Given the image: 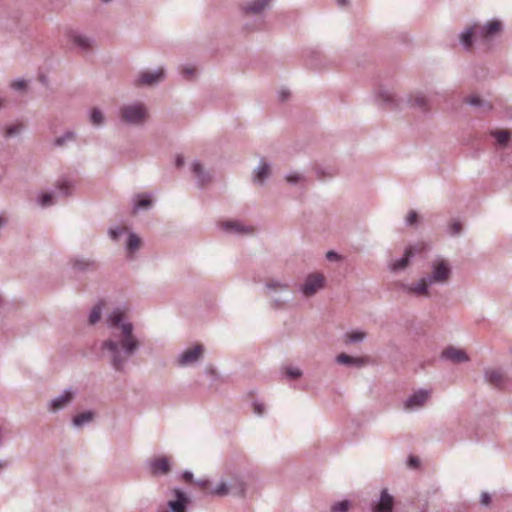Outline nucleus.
<instances>
[{
    "instance_id": "obj_1",
    "label": "nucleus",
    "mask_w": 512,
    "mask_h": 512,
    "mask_svg": "<svg viewBox=\"0 0 512 512\" xmlns=\"http://www.w3.org/2000/svg\"><path fill=\"white\" fill-rule=\"evenodd\" d=\"M104 323L109 336L100 343V351L114 371L125 373L129 360L139 352L142 342L124 307L109 311Z\"/></svg>"
},
{
    "instance_id": "obj_2",
    "label": "nucleus",
    "mask_w": 512,
    "mask_h": 512,
    "mask_svg": "<svg viewBox=\"0 0 512 512\" xmlns=\"http://www.w3.org/2000/svg\"><path fill=\"white\" fill-rule=\"evenodd\" d=\"M374 95L377 104L389 110H401L404 105L418 109L423 113H427L431 109V97L428 93L422 90H414L405 97H399L393 89L385 86H379L375 90Z\"/></svg>"
},
{
    "instance_id": "obj_3",
    "label": "nucleus",
    "mask_w": 512,
    "mask_h": 512,
    "mask_svg": "<svg viewBox=\"0 0 512 512\" xmlns=\"http://www.w3.org/2000/svg\"><path fill=\"white\" fill-rule=\"evenodd\" d=\"M118 118L124 125L142 127L150 119L149 108L140 100L124 103L118 109Z\"/></svg>"
},
{
    "instance_id": "obj_4",
    "label": "nucleus",
    "mask_w": 512,
    "mask_h": 512,
    "mask_svg": "<svg viewBox=\"0 0 512 512\" xmlns=\"http://www.w3.org/2000/svg\"><path fill=\"white\" fill-rule=\"evenodd\" d=\"M265 289L273 308L282 309L293 299L288 282L271 279L265 284Z\"/></svg>"
},
{
    "instance_id": "obj_5",
    "label": "nucleus",
    "mask_w": 512,
    "mask_h": 512,
    "mask_svg": "<svg viewBox=\"0 0 512 512\" xmlns=\"http://www.w3.org/2000/svg\"><path fill=\"white\" fill-rule=\"evenodd\" d=\"M431 271L425 277L431 285H445L452 275V267L445 259L433 260L430 264Z\"/></svg>"
},
{
    "instance_id": "obj_6",
    "label": "nucleus",
    "mask_w": 512,
    "mask_h": 512,
    "mask_svg": "<svg viewBox=\"0 0 512 512\" xmlns=\"http://www.w3.org/2000/svg\"><path fill=\"white\" fill-rule=\"evenodd\" d=\"M166 78V71L163 67L155 70L140 71L132 80L134 88L154 87L163 82Z\"/></svg>"
},
{
    "instance_id": "obj_7",
    "label": "nucleus",
    "mask_w": 512,
    "mask_h": 512,
    "mask_svg": "<svg viewBox=\"0 0 512 512\" xmlns=\"http://www.w3.org/2000/svg\"><path fill=\"white\" fill-rule=\"evenodd\" d=\"M325 277L321 273H311L306 276L303 284L300 286V291L305 297H312L318 291L324 288Z\"/></svg>"
},
{
    "instance_id": "obj_8",
    "label": "nucleus",
    "mask_w": 512,
    "mask_h": 512,
    "mask_svg": "<svg viewBox=\"0 0 512 512\" xmlns=\"http://www.w3.org/2000/svg\"><path fill=\"white\" fill-rule=\"evenodd\" d=\"M76 390L73 388L64 389L59 395L53 397L47 404L48 411L57 413L65 409L74 399Z\"/></svg>"
},
{
    "instance_id": "obj_9",
    "label": "nucleus",
    "mask_w": 512,
    "mask_h": 512,
    "mask_svg": "<svg viewBox=\"0 0 512 512\" xmlns=\"http://www.w3.org/2000/svg\"><path fill=\"white\" fill-rule=\"evenodd\" d=\"M204 353L202 345L198 344L182 351L176 358V364L179 367H188L197 363Z\"/></svg>"
},
{
    "instance_id": "obj_10",
    "label": "nucleus",
    "mask_w": 512,
    "mask_h": 512,
    "mask_svg": "<svg viewBox=\"0 0 512 512\" xmlns=\"http://www.w3.org/2000/svg\"><path fill=\"white\" fill-rule=\"evenodd\" d=\"M432 286L430 282L427 281L426 277L420 278L417 282L412 284H402L401 289L403 292L409 295H413L416 297H429L430 291L429 287Z\"/></svg>"
},
{
    "instance_id": "obj_11",
    "label": "nucleus",
    "mask_w": 512,
    "mask_h": 512,
    "mask_svg": "<svg viewBox=\"0 0 512 512\" xmlns=\"http://www.w3.org/2000/svg\"><path fill=\"white\" fill-rule=\"evenodd\" d=\"M476 31L479 34L480 41H486L493 38L502 30V23L499 20H491L485 24L475 23Z\"/></svg>"
},
{
    "instance_id": "obj_12",
    "label": "nucleus",
    "mask_w": 512,
    "mask_h": 512,
    "mask_svg": "<svg viewBox=\"0 0 512 512\" xmlns=\"http://www.w3.org/2000/svg\"><path fill=\"white\" fill-rule=\"evenodd\" d=\"M67 38L71 43H73L81 51L84 52L91 50L95 44L93 37H90L76 30H69L67 32Z\"/></svg>"
},
{
    "instance_id": "obj_13",
    "label": "nucleus",
    "mask_w": 512,
    "mask_h": 512,
    "mask_svg": "<svg viewBox=\"0 0 512 512\" xmlns=\"http://www.w3.org/2000/svg\"><path fill=\"white\" fill-rule=\"evenodd\" d=\"M220 228L228 234L233 235H251L254 233V227L245 225L238 220L224 221L220 224Z\"/></svg>"
},
{
    "instance_id": "obj_14",
    "label": "nucleus",
    "mask_w": 512,
    "mask_h": 512,
    "mask_svg": "<svg viewBox=\"0 0 512 512\" xmlns=\"http://www.w3.org/2000/svg\"><path fill=\"white\" fill-rule=\"evenodd\" d=\"M272 174V166L264 158H261L252 173V182L256 185H264Z\"/></svg>"
},
{
    "instance_id": "obj_15",
    "label": "nucleus",
    "mask_w": 512,
    "mask_h": 512,
    "mask_svg": "<svg viewBox=\"0 0 512 512\" xmlns=\"http://www.w3.org/2000/svg\"><path fill=\"white\" fill-rule=\"evenodd\" d=\"M429 396V390L419 389L406 399L404 402V408L409 411L419 409L425 404Z\"/></svg>"
},
{
    "instance_id": "obj_16",
    "label": "nucleus",
    "mask_w": 512,
    "mask_h": 512,
    "mask_svg": "<svg viewBox=\"0 0 512 512\" xmlns=\"http://www.w3.org/2000/svg\"><path fill=\"white\" fill-rule=\"evenodd\" d=\"M484 379L485 381L495 388H503L507 378L504 372L501 369H485L484 371Z\"/></svg>"
},
{
    "instance_id": "obj_17",
    "label": "nucleus",
    "mask_w": 512,
    "mask_h": 512,
    "mask_svg": "<svg viewBox=\"0 0 512 512\" xmlns=\"http://www.w3.org/2000/svg\"><path fill=\"white\" fill-rule=\"evenodd\" d=\"M414 255L415 251L413 247H407L404 251V255L400 259L393 260L389 263V270L394 273L405 270L409 266L410 260L414 257Z\"/></svg>"
},
{
    "instance_id": "obj_18",
    "label": "nucleus",
    "mask_w": 512,
    "mask_h": 512,
    "mask_svg": "<svg viewBox=\"0 0 512 512\" xmlns=\"http://www.w3.org/2000/svg\"><path fill=\"white\" fill-rule=\"evenodd\" d=\"M191 172L196 177L197 184L199 187H203L211 182V173L204 168V166L198 161L194 160L191 163Z\"/></svg>"
},
{
    "instance_id": "obj_19",
    "label": "nucleus",
    "mask_w": 512,
    "mask_h": 512,
    "mask_svg": "<svg viewBox=\"0 0 512 512\" xmlns=\"http://www.w3.org/2000/svg\"><path fill=\"white\" fill-rule=\"evenodd\" d=\"M149 470L155 476L168 474L171 470L169 459L166 456L154 458L149 462Z\"/></svg>"
},
{
    "instance_id": "obj_20",
    "label": "nucleus",
    "mask_w": 512,
    "mask_h": 512,
    "mask_svg": "<svg viewBox=\"0 0 512 512\" xmlns=\"http://www.w3.org/2000/svg\"><path fill=\"white\" fill-rule=\"evenodd\" d=\"M230 493L236 496L243 497L246 493V483L244 479L238 474H232L226 479Z\"/></svg>"
},
{
    "instance_id": "obj_21",
    "label": "nucleus",
    "mask_w": 512,
    "mask_h": 512,
    "mask_svg": "<svg viewBox=\"0 0 512 512\" xmlns=\"http://www.w3.org/2000/svg\"><path fill=\"white\" fill-rule=\"evenodd\" d=\"M71 265L78 272H93L98 269V263L94 259L85 257L73 258Z\"/></svg>"
},
{
    "instance_id": "obj_22",
    "label": "nucleus",
    "mask_w": 512,
    "mask_h": 512,
    "mask_svg": "<svg viewBox=\"0 0 512 512\" xmlns=\"http://www.w3.org/2000/svg\"><path fill=\"white\" fill-rule=\"evenodd\" d=\"M394 498L388 493L387 489H383L380 494L379 501L373 506V512H393Z\"/></svg>"
},
{
    "instance_id": "obj_23",
    "label": "nucleus",
    "mask_w": 512,
    "mask_h": 512,
    "mask_svg": "<svg viewBox=\"0 0 512 512\" xmlns=\"http://www.w3.org/2000/svg\"><path fill=\"white\" fill-rule=\"evenodd\" d=\"M336 362L341 365L362 368L369 363L367 357H353L346 353H340L336 356Z\"/></svg>"
},
{
    "instance_id": "obj_24",
    "label": "nucleus",
    "mask_w": 512,
    "mask_h": 512,
    "mask_svg": "<svg viewBox=\"0 0 512 512\" xmlns=\"http://www.w3.org/2000/svg\"><path fill=\"white\" fill-rule=\"evenodd\" d=\"M175 500L168 502V507L171 512H186V507L189 503V498L180 489L174 490Z\"/></svg>"
},
{
    "instance_id": "obj_25",
    "label": "nucleus",
    "mask_w": 512,
    "mask_h": 512,
    "mask_svg": "<svg viewBox=\"0 0 512 512\" xmlns=\"http://www.w3.org/2000/svg\"><path fill=\"white\" fill-rule=\"evenodd\" d=\"M476 25L475 23L468 28H466L461 34H460V44L466 51H470L473 46V39L479 40V34L476 31Z\"/></svg>"
},
{
    "instance_id": "obj_26",
    "label": "nucleus",
    "mask_w": 512,
    "mask_h": 512,
    "mask_svg": "<svg viewBox=\"0 0 512 512\" xmlns=\"http://www.w3.org/2000/svg\"><path fill=\"white\" fill-rule=\"evenodd\" d=\"M442 357L453 363H463L469 361L467 353L459 348L449 346L442 352Z\"/></svg>"
},
{
    "instance_id": "obj_27",
    "label": "nucleus",
    "mask_w": 512,
    "mask_h": 512,
    "mask_svg": "<svg viewBox=\"0 0 512 512\" xmlns=\"http://www.w3.org/2000/svg\"><path fill=\"white\" fill-rule=\"evenodd\" d=\"M270 2L271 0H247L242 10L245 14L258 15L268 7Z\"/></svg>"
},
{
    "instance_id": "obj_28",
    "label": "nucleus",
    "mask_w": 512,
    "mask_h": 512,
    "mask_svg": "<svg viewBox=\"0 0 512 512\" xmlns=\"http://www.w3.org/2000/svg\"><path fill=\"white\" fill-rule=\"evenodd\" d=\"M465 103L477 108L480 112H487L492 109V105L478 95H470L465 98Z\"/></svg>"
},
{
    "instance_id": "obj_29",
    "label": "nucleus",
    "mask_w": 512,
    "mask_h": 512,
    "mask_svg": "<svg viewBox=\"0 0 512 512\" xmlns=\"http://www.w3.org/2000/svg\"><path fill=\"white\" fill-rule=\"evenodd\" d=\"M103 308H104V301L100 300L98 301L93 307L91 308L89 314H88V324L91 326H95L98 324L102 319L103 314Z\"/></svg>"
},
{
    "instance_id": "obj_30",
    "label": "nucleus",
    "mask_w": 512,
    "mask_h": 512,
    "mask_svg": "<svg viewBox=\"0 0 512 512\" xmlns=\"http://www.w3.org/2000/svg\"><path fill=\"white\" fill-rule=\"evenodd\" d=\"M76 140V134L73 131H66L62 135L56 137L53 140V147L55 148H63L66 147L69 143H72Z\"/></svg>"
},
{
    "instance_id": "obj_31",
    "label": "nucleus",
    "mask_w": 512,
    "mask_h": 512,
    "mask_svg": "<svg viewBox=\"0 0 512 512\" xmlns=\"http://www.w3.org/2000/svg\"><path fill=\"white\" fill-rule=\"evenodd\" d=\"M138 199L133 200V212L137 213L140 210H147L152 207V200L148 195L139 194L137 195Z\"/></svg>"
},
{
    "instance_id": "obj_32",
    "label": "nucleus",
    "mask_w": 512,
    "mask_h": 512,
    "mask_svg": "<svg viewBox=\"0 0 512 512\" xmlns=\"http://www.w3.org/2000/svg\"><path fill=\"white\" fill-rule=\"evenodd\" d=\"M73 185L72 182L66 178L59 179L56 183V195L69 196L71 194Z\"/></svg>"
},
{
    "instance_id": "obj_33",
    "label": "nucleus",
    "mask_w": 512,
    "mask_h": 512,
    "mask_svg": "<svg viewBox=\"0 0 512 512\" xmlns=\"http://www.w3.org/2000/svg\"><path fill=\"white\" fill-rule=\"evenodd\" d=\"M367 334L365 331L361 330H352L345 334V343L346 344H354L361 343L365 340Z\"/></svg>"
},
{
    "instance_id": "obj_34",
    "label": "nucleus",
    "mask_w": 512,
    "mask_h": 512,
    "mask_svg": "<svg viewBox=\"0 0 512 512\" xmlns=\"http://www.w3.org/2000/svg\"><path fill=\"white\" fill-rule=\"evenodd\" d=\"M94 418V414L91 411L82 412L76 416L73 417L72 423L73 426L76 428H80L84 426L85 424L90 423Z\"/></svg>"
},
{
    "instance_id": "obj_35",
    "label": "nucleus",
    "mask_w": 512,
    "mask_h": 512,
    "mask_svg": "<svg viewBox=\"0 0 512 512\" xmlns=\"http://www.w3.org/2000/svg\"><path fill=\"white\" fill-rule=\"evenodd\" d=\"M285 179L291 185H303L306 182V176L298 171L287 173Z\"/></svg>"
},
{
    "instance_id": "obj_36",
    "label": "nucleus",
    "mask_w": 512,
    "mask_h": 512,
    "mask_svg": "<svg viewBox=\"0 0 512 512\" xmlns=\"http://www.w3.org/2000/svg\"><path fill=\"white\" fill-rule=\"evenodd\" d=\"M141 245V239L133 232L129 233L127 243H126V249L129 254H132L136 250L140 248Z\"/></svg>"
},
{
    "instance_id": "obj_37",
    "label": "nucleus",
    "mask_w": 512,
    "mask_h": 512,
    "mask_svg": "<svg viewBox=\"0 0 512 512\" xmlns=\"http://www.w3.org/2000/svg\"><path fill=\"white\" fill-rule=\"evenodd\" d=\"M230 493V490L228 488L226 479L220 480V482L215 486L214 489H212L209 494L215 495V496H226Z\"/></svg>"
},
{
    "instance_id": "obj_38",
    "label": "nucleus",
    "mask_w": 512,
    "mask_h": 512,
    "mask_svg": "<svg viewBox=\"0 0 512 512\" xmlns=\"http://www.w3.org/2000/svg\"><path fill=\"white\" fill-rule=\"evenodd\" d=\"M105 117L103 112L99 108H93L90 111V122L95 126H101L104 124Z\"/></svg>"
},
{
    "instance_id": "obj_39",
    "label": "nucleus",
    "mask_w": 512,
    "mask_h": 512,
    "mask_svg": "<svg viewBox=\"0 0 512 512\" xmlns=\"http://www.w3.org/2000/svg\"><path fill=\"white\" fill-rule=\"evenodd\" d=\"M37 203L42 207L46 208L55 204L53 193H42L37 197Z\"/></svg>"
},
{
    "instance_id": "obj_40",
    "label": "nucleus",
    "mask_w": 512,
    "mask_h": 512,
    "mask_svg": "<svg viewBox=\"0 0 512 512\" xmlns=\"http://www.w3.org/2000/svg\"><path fill=\"white\" fill-rule=\"evenodd\" d=\"M491 135L497 140V142L502 145V146H505L507 145V143L509 142L510 138H511V135L508 131L506 130H496V131H492L491 132Z\"/></svg>"
},
{
    "instance_id": "obj_41",
    "label": "nucleus",
    "mask_w": 512,
    "mask_h": 512,
    "mask_svg": "<svg viewBox=\"0 0 512 512\" xmlns=\"http://www.w3.org/2000/svg\"><path fill=\"white\" fill-rule=\"evenodd\" d=\"M462 224L459 220L453 219L448 225V233L451 236H457L462 232Z\"/></svg>"
},
{
    "instance_id": "obj_42",
    "label": "nucleus",
    "mask_w": 512,
    "mask_h": 512,
    "mask_svg": "<svg viewBox=\"0 0 512 512\" xmlns=\"http://www.w3.org/2000/svg\"><path fill=\"white\" fill-rule=\"evenodd\" d=\"M22 129H23L22 124H14V125L7 126L5 129V137L6 138L15 137L20 134Z\"/></svg>"
},
{
    "instance_id": "obj_43",
    "label": "nucleus",
    "mask_w": 512,
    "mask_h": 512,
    "mask_svg": "<svg viewBox=\"0 0 512 512\" xmlns=\"http://www.w3.org/2000/svg\"><path fill=\"white\" fill-rule=\"evenodd\" d=\"M350 503L348 500L340 501L332 505L331 512H347Z\"/></svg>"
},
{
    "instance_id": "obj_44",
    "label": "nucleus",
    "mask_w": 512,
    "mask_h": 512,
    "mask_svg": "<svg viewBox=\"0 0 512 512\" xmlns=\"http://www.w3.org/2000/svg\"><path fill=\"white\" fill-rule=\"evenodd\" d=\"M125 232V228L111 227L108 230V235L113 241H118L119 237Z\"/></svg>"
},
{
    "instance_id": "obj_45",
    "label": "nucleus",
    "mask_w": 512,
    "mask_h": 512,
    "mask_svg": "<svg viewBox=\"0 0 512 512\" xmlns=\"http://www.w3.org/2000/svg\"><path fill=\"white\" fill-rule=\"evenodd\" d=\"M285 375L291 379H298L302 376V371L297 367H287L285 369Z\"/></svg>"
},
{
    "instance_id": "obj_46",
    "label": "nucleus",
    "mask_w": 512,
    "mask_h": 512,
    "mask_svg": "<svg viewBox=\"0 0 512 512\" xmlns=\"http://www.w3.org/2000/svg\"><path fill=\"white\" fill-rule=\"evenodd\" d=\"M418 222V214L414 210H410L405 219V223L408 226H413Z\"/></svg>"
},
{
    "instance_id": "obj_47",
    "label": "nucleus",
    "mask_w": 512,
    "mask_h": 512,
    "mask_svg": "<svg viewBox=\"0 0 512 512\" xmlns=\"http://www.w3.org/2000/svg\"><path fill=\"white\" fill-rule=\"evenodd\" d=\"M196 69L192 66H185L182 70V75L186 79H192L195 76Z\"/></svg>"
},
{
    "instance_id": "obj_48",
    "label": "nucleus",
    "mask_w": 512,
    "mask_h": 512,
    "mask_svg": "<svg viewBox=\"0 0 512 512\" xmlns=\"http://www.w3.org/2000/svg\"><path fill=\"white\" fill-rule=\"evenodd\" d=\"M253 409H254V413L257 414L258 416L263 415L264 412H265L264 404L259 403V402H254L253 403Z\"/></svg>"
},
{
    "instance_id": "obj_49",
    "label": "nucleus",
    "mask_w": 512,
    "mask_h": 512,
    "mask_svg": "<svg viewBox=\"0 0 512 512\" xmlns=\"http://www.w3.org/2000/svg\"><path fill=\"white\" fill-rule=\"evenodd\" d=\"M419 465H420V460H419V458H418V457H416V456H410V457L408 458V466H409L410 468H414V469H415V468H418V467H419Z\"/></svg>"
},
{
    "instance_id": "obj_50",
    "label": "nucleus",
    "mask_w": 512,
    "mask_h": 512,
    "mask_svg": "<svg viewBox=\"0 0 512 512\" xmlns=\"http://www.w3.org/2000/svg\"><path fill=\"white\" fill-rule=\"evenodd\" d=\"M290 97V91L287 89H281L278 92V99L281 102H285Z\"/></svg>"
},
{
    "instance_id": "obj_51",
    "label": "nucleus",
    "mask_w": 512,
    "mask_h": 512,
    "mask_svg": "<svg viewBox=\"0 0 512 512\" xmlns=\"http://www.w3.org/2000/svg\"><path fill=\"white\" fill-rule=\"evenodd\" d=\"M26 86V83L24 80H15L11 83V87L14 89V90H22L24 89Z\"/></svg>"
},
{
    "instance_id": "obj_52",
    "label": "nucleus",
    "mask_w": 512,
    "mask_h": 512,
    "mask_svg": "<svg viewBox=\"0 0 512 512\" xmlns=\"http://www.w3.org/2000/svg\"><path fill=\"white\" fill-rule=\"evenodd\" d=\"M326 258H327V260H329V261H338V260H340V258H341V257H340V255H339L337 252H335V251H328V252L326 253Z\"/></svg>"
},
{
    "instance_id": "obj_53",
    "label": "nucleus",
    "mask_w": 512,
    "mask_h": 512,
    "mask_svg": "<svg viewBox=\"0 0 512 512\" xmlns=\"http://www.w3.org/2000/svg\"><path fill=\"white\" fill-rule=\"evenodd\" d=\"M480 502L482 505H485V506L489 505L491 502V496L489 495V493L483 492L481 494Z\"/></svg>"
},
{
    "instance_id": "obj_54",
    "label": "nucleus",
    "mask_w": 512,
    "mask_h": 512,
    "mask_svg": "<svg viewBox=\"0 0 512 512\" xmlns=\"http://www.w3.org/2000/svg\"><path fill=\"white\" fill-rule=\"evenodd\" d=\"M183 479L185 481L191 482L193 480V474L190 471H185L183 473Z\"/></svg>"
},
{
    "instance_id": "obj_55",
    "label": "nucleus",
    "mask_w": 512,
    "mask_h": 512,
    "mask_svg": "<svg viewBox=\"0 0 512 512\" xmlns=\"http://www.w3.org/2000/svg\"><path fill=\"white\" fill-rule=\"evenodd\" d=\"M7 224V219L3 216V215H0V230L3 229Z\"/></svg>"
},
{
    "instance_id": "obj_56",
    "label": "nucleus",
    "mask_w": 512,
    "mask_h": 512,
    "mask_svg": "<svg viewBox=\"0 0 512 512\" xmlns=\"http://www.w3.org/2000/svg\"><path fill=\"white\" fill-rule=\"evenodd\" d=\"M209 481L208 480H198L196 482L197 485H199L201 488H206V486L208 485Z\"/></svg>"
},
{
    "instance_id": "obj_57",
    "label": "nucleus",
    "mask_w": 512,
    "mask_h": 512,
    "mask_svg": "<svg viewBox=\"0 0 512 512\" xmlns=\"http://www.w3.org/2000/svg\"><path fill=\"white\" fill-rule=\"evenodd\" d=\"M339 7H345L349 4V0H336Z\"/></svg>"
},
{
    "instance_id": "obj_58",
    "label": "nucleus",
    "mask_w": 512,
    "mask_h": 512,
    "mask_svg": "<svg viewBox=\"0 0 512 512\" xmlns=\"http://www.w3.org/2000/svg\"><path fill=\"white\" fill-rule=\"evenodd\" d=\"M8 466V462L5 460H0V474L4 471V469Z\"/></svg>"
},
{
    "instance_id": "obj_59",
    "label": "nucleus",
    "mask_w": 512,
    "mask_h": 512,
    "mask_svg": "<svg viewBox=\"0 0 512 512\" xmlns=\"http://www.w3.org/2000/svg\"><path fill=\"white\" fill-rule=\"evenodd\" d=\"M184 164V159L182 156H178L177 159H176V165L178 167H181L182 165Z\"/></svg>"
},
{
    "instance_id": "obj_60",
    "label": "nucleus",
    "mask_w": 512,
    "mask_h": 512,
    "mask_svg": "<svg viewBox=\"0 0 512 512\" xmlns=\"http://www.w3.org/2000/svg\"><path fill=\"white\" fill-rule=\"evenodd\" d=\"M206 373L209 374V375H215L216 372L213 368L209 367V368H206Z\"/></svg>"
},
{
    "instance_id": "obj_61",
    "label": "nucleus",
    "mask_w": 512,
    "mask_h": 512,
    "mask_svg": "<svg viewBox=\"0 0 512 512\" xmlns=\"http://www.w3.org/2000/svg\"><path fill=\"white\" fill-rule=\"evenodd\" d=\"M2 443V429L0 428V444Z\"/></svg>"
},
{
    "instance_id": "obj_62",
    "label": "nucleus",
    "mask_w": 512,
    "mask_h": 512,
    "mask_svg": "<svg viewBox=\"0 0 512 512\" xmlns=\"http://www.w3.org/2000/svg\"><path fill=\"white\" fill-rule=\"evenodd\" d=\"M110 1H111V0H102V2H104V3H108V2H110Z\"/></svg>"
}]
</instances>
